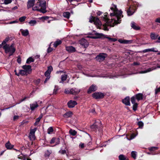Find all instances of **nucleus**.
<instances>
[{
  "mask_svg": "<svg viewBox=\"0 0 160 160\" xmlns=\"http://www.w3.org/2000/svg\"><path fill=\"white\" fill-rule=\"evenodd\" d=\"M63 16L69 19L70 16V13L68 12H64L63 13Z\"/></svg>",
  "mask_w": 160,
  "mask_h": 160,
  "instance_id": "32",
  "label": "nucleus"
},
{
  "mask_svg": "<svg viewBox=\"0 0 160 160\" xmlns=\"http://www.w3.org/2000/svg\"><path fill=\"white\" fill-rule=\"evenodd\" d=\"M56 144L55 145H57L59 144L60 139L59 138H57L55 142Z\"/></svg>",
  "mask_w": 160,
  "mask_h": 160,
  "instance_id": "59",
  "label": "nucleus"
},
{
  "mask_svg": "<svg viewBox=\"0 0 160 160\" xmlns=\"http://www.w3.org/2000/svg\"><path fill=\"white\" fill-rule=\"evenodd\" d=\"M89 112H91L94 114L96 113L95 109L94 108L93 109H90L89 110Z\"/></svg>",
  "mask_w": 160,
  "mask_h": 160,
  "instance_id": "58",
  "label": "nucleus"
},
{
  "mask_svg": "<svg viewBox=\"0 0 160 160\" xmlns=\"http://www.w3.org/2000/svg\"><path fill=\"white\" fill-rule=\"evenodd\" d=\"M69 132L71 135L73 136L76 135L77 133V132L75 130L72 129H70V130Z\"/></svg>",
  "mask_w": 160,
  "mask_h": 160,
  "instance_id": "37",
  "label": "nucleus"
},
{
  "mask_svg": "<svg viewBox=\"0 0 160 160\" xmlns=\"http://www.w3.org/2000/svg\"><path fill=\"white\" fill-rule=\"evenodd\" d=\"M111 9L114 12L113 13H111L110 15L111 16H116V17L117 15L119 13V11H118L116 7L115 8V9H114L113 8H111Z\"/></svg>",
  "mask_w": 160,
  "mask_h": 160,
  "instance_id": "23",
  "label": "nucleus"
},
{
  "mask_svg": "<svg viewBox=\"0 0 160 160\" xmlns=\"http://www.w3.org/2000/svg\"><path fill=\"white\" fill-rule=\"evenodd\" d=\"M105 38L108 39L109 41L112 42H115L117 40V39L116 38H111L108 36L104 37Z\"/></svg>",
  "mask_w": 160,
  "mask_h": 160,
  "instance_id": "34",
  "label": "nucleus"
},
{
  "mask_svg": "<svg viewBox=\"0 0 160 160\" xmlns=\"http://www.w3.org/2000/svg\"><path fill=\"white\" fill-rule=\"evenodd\" d=\"M46 2L44 0H38L35 4V6L33 7V10H37L44 13L47 12L46 10Z\"/></svg>",
  "mask_w": 160,
  "mask_h": 160,
  "instance_id": "1",
  "label": "nucleus"
},
{
  "mask_svg": "<svg viewBox=\"0 0 160 160\" xmlns=\"http://www.w3.org/2000/svg\"><path fill=\"white\" fill-rule=\"evenodd\" d=\"M119 42L121 43H123V44H130L132 42L133 40H119Z\"/></svg>",
  "mask_w": 160,
  "mask_h": 160,
  "instance_id": "28",
  "label": "nucleus"
},
{
  "mask_svg": "<svg viewBox=\"0 0 160 160\" xmlns=\"http://www.w3.org/2000/svg\"><path fill=\"white\" fill-rule=\"evenodd\" d=\"M131 27L135 30H139L140 29V27L136 25L135 23L134 22H132L131 23Z\"/></svg>",
  "mask_w": 160,
  "mask_h": 160,
  "instance_id": "24",
  "label": "nucleus"
},
{
  "mask_svg": "<svg viewBox=\"0 0 160 160\" xmlns=\"http://www.w3.org/2000/svg\"><path fill=\"white\" fill-rule=\"evenodd\" d=\"M37 23V22L35 20H31L29 22V24H30L31 26H34Z\"/></svg>",
  "mask_w": 160,
  "mask_h": 160,
  "instance_id": "43",
  "label": "nucleus"
},
{
  "mask_svg": "<svg viewBox=\"0 0 160 160\" xmlns=\"http://www.w3.org/2000/svg\"><path fill=\"white\" fill-rule=\"evenodd\" d=\"M62 43V41L60 40H57L53 44V46L55 48H57L58 46L61 44Z\"/></svg>",
  "mask_w": 160,
  "mask_h": 160,
  "instance_id": "33",
  "label": "nucleus"
},
{
  "mask_svg": "<svg viewBox=\"0 0 160 160\" xmlns=\"http://www.w3.org/2000/svg\"><path fill=\"white\" fill-rule=\"evenodd\" d=\"M22 68L27 74H30L32 73V69L31 65H23Z\"/></svg>",
  "mask_w": 160,
  "mask_h": 160,
  "instance_id": "9",
  "label": "nucleus"
},
{
  "mask_svg": "<svg viewBox=\"0 0 160 160\" xmlns=\"http://www.w3.org/2000/svg\"><path fill=\"white\" fill-rule=\"evenodd\" d=\"M26 18L27 17L25 16H22L19 19V20L20 22H23L25 21Z\"/></svg>",
  "mask_w": 160,
  "mask_h": 160,
  "instance_id": "50",
  "label": "nucleus"
},
{
  "mask_svg": "<svg viewBox=\"0 0 160 160\" xmlns=\"http://www.w3.org/2000/svg\"><path fill=\"white\" fill-rule=\"evenodd\" d=\"M80 43L82 46H83L85 48H87L89 45L87 40L84 38H82L80 40Z\"/></svg>",
  "mask_w": 160,
  "mask_h": 160,
  "instance_id": "14",
  "label": "nucleus"
},
{
  "mask_svg": "<svg viewBox=\"0 0 160 160\" xmlns=\"http://www.w3.org/2000/svg\"><path fill=\"white\" fill-rule=\"evenodd\" d=\"M5 146L7 149L11 150L13 148L14 146L12 144H11L10 142L8 141L5 144Z\"/></svg>",
  "mask_w": 160,
  "mask_h": 160,
  "instance_id": "21",
  "label": "nucleus"
},
{
  "mask_svg": "<svg viewBox=\"0 0 160 160\" xmlns=\"http://www.w3.org/2000/svg\"><path fill=\"white\" fill-rule=\"evenodd\" d=\"M160 92V87L155 89V93L156 94H157L158 93Z\"/></svg>",
  "mask_w": 160,
  "mask_h": 160,
  "instance_id": "63",
  "label": "nucleus"
},
{
  "mask_svg": "<svg viewBox=\"0 0 160 160\" xmlns=\"http://www.w3.org/2000/svg\"><path fill=\"white\" fill-rule=\"evenodd\" d=\"M119 159V160H126V158L123 154H120L118 156Z\"/></svg>",
  "mask_w": 160,
  "mask_h": 160,
  "instance_id": "39",
  "label": "nucleus"
},
{
  "mask_svg": "<svg viewBox=\"0 0 160 160\" xmlns=\"http://www.w3.org/2000/svg\"><path fill=\"white\" fill-rule=\"evenodd\" d=\"M2 48L4 50L6 53H9V57L12 55L16 51V49L13 48L12 50H10L9 48H8L6 46L2 47Z\"/></svg>",
  "mask_w": 160,
  "mask_h": 160,
  "instance_id": "8",
  "label": "nucleus"
},
{
  "mask_svg": "<svg viewBox=\"0 0 160 160\" xmlns=\"http://www.w3.org/2000/svg\"><path fill=\"white\" fill-rule=\"evenodd\" d=\"M73 115V113L71 111H68L64 114L63 116L65 118H68L71 117Z\"/></svg>",
  "mask_w": 160,
  "mask_h": 160,
  "instance_id": "22",
  "label": "nucleus"
},
{
  "mask_svg": "<svg viewBox=\"0 0 160 160\" xmlns=\"http://www.w3.org/2000/svg\"><path fill=\"white\" fill-rule=\"evenodd\" d=\"M53 131V128L52 127H50L48 129L47 132L48 134H51Z\"/></svg>",
  "mask_w": 160,
  "mask_h": 160,
  "instance_id": "41",
  "label": "nucleus"
},
{
  "mask_svg": "<svg viewBox=\"0 0 160 160\" xmlns=\"http://www.w3.org/2000/svg\"><path fill=\"white\" fill-rule=\"evenodd\" d=\"M53 50V49L49 46L47 49V52L48 53H49L51 52Z\"/></svg>",
  "mask_w": 160,
  "mask_h": 160,
  "instance_id": "54",
  "label": "nucleus"
},
{
  "mask_svg": "<svg viewBox=\"0 0 160 160\" xmlns=\"http://www.w3.org/2000/svg\"><path fill=\"white\" fill-rule=\"evenodd\" d=\"M35 0H30L28 1L27 3V7L28 9H29L32 7H33L35 3Z\"/></svg>",
  "mask_w": 160,
  "mask_h": 160,
  "instance_id": "17",
  "label": "nucleus"
},
{
  "mask_svg": "<svg viewBox=\"0 0 160 160\" xmlns=\"http://www.w3.org/2000/svg\"><path fill=\"white\" fill-rule=\"evenodd\" d=\"M34 59L31 57L29 58L27 60L26 63L27 64H29L31 62H33Z\"/></svg>",
  "mask_w": 160,
  "mask_h": 160,
  "instance_id": "36",
  "label": "nucleus"
},
{
  "mask_svg": "<svg viewBox=\"0 0 160 160\" xmlns=\"http://www.w3.org/2000/svg\"><path fill=\"white\" fill-rule=\"evenodd\" d=\"M89 22L91 23L94 22V24L96 26L98 27L101 26L102 25V23L99 19L96 17L91 16L90 17Z\"/></svg>",
  "mask_w": 160,
  "mask_h": 160,
  "instance_id": "3",
  "label": "nucleus"
},
{
  "mask_svg": "<svg viewBox=\"0 0 160 160\" xmlns=\"http://www.w3.org/2000/svg\"><path fill=\"white\" fill-rule=\"evenodd\" d=\"M95 36H91L90 37V38L92 39L100 38L102 37H103L105 36L104 34L102 33H100L98 32L95 33Z\"/></svg>",
  "mask_w": 160,
  "mask_h": 160,
  "instance_id": "16",
  "label": "nucleus"
},
{
  "mask_svg": "<svg viewBox=\"0 0 160 160\" xmlns=\"http://www.w3.org/2000/svg\"><path fill=\"white\" fill-rule=\"evenodd\" d=\"M29 98V97H25L23 99H20L18 102H16L15 104L13 105L12 106H11V107H9L7 108H6V109H8L11 108H12V107L14 106L17 104H19L21 102H22L24 101H25L27 98Z\"/></svg>",
  "mask_w": 160,
  "mask_h": 160,
  "instance_id": "19",
  "label": "nucleus"
},
{
  "mask_svg": "<svg viewBox=\"0 0 160 160\" xmlns=\"http://www.w3.org/2000/svg\"><path fill=\"white\" fill-rule=\"evenodd\" d=\"M138 104L137 103H136L134 104H133V105L132 106V109L134 111H136L138 107Z\"/></svg>",
  "mask_w": 160,
  "mask_h": 160,
  "instance_id": "42",
  "label": "nucleus"
},
{
  "mask_svg": "<svg viewBox=\"0 0 160 160\" xmlns=\"http://www.w3.org/2000/svg\"><path fill=\"white\" fill-rule=\"evenodd\" d=\"M104 96V93L101 92H97L92 94V97L96 99L102 98Z\"/></svg>",
  "mask_w": 160,
  "mask_h": 160,
  "instance_id": "6",
  "label": "nucleus"
},
{
  "mask_svg": "<svg viewBox=\"0 0 160 160\" xmlns=\"http://www.w3.org/2000/svg\"><path fill=\"white\" fill-rule=\"evenodd\" d=\"M52 152L51 150H48L45 151L44 154L45 157H48L52 153Z\"/></svg>",
  "mask_w": 160,
  "mask_h": 160,
  "instance_id": "31",
  "label": "nucleus"
},
{
  "mask_svg": "<svg viewBox=\"0 0 160 160\" xmlns=\"http://www.w3.org/2000/svg\"><path fill=\"white\" fill-rule=\"evenodd\" d=\"M49 17L48 16H43L42 17L40 18V19H43V20H47L48 19Z\"/></svg>",
  "mask_w": 160,
  "mask_h": 160,
  "instance_id": "62",
  "label": "nucleus"
},
{
  "mask_svg": "<svg viewBox=\"0 0 160 160\" xmlns=\"http://www.w3.org/2000/svg\"><path fill=\"white\" fill-rule=\"evenodd\" d=\"M67 78V75L65 74L62 75L61 76V80L64 82L65 81Z\"/></svg>",
  "mask_w": 160,
  "mask_h": 160,
  "instance_id": "40",
  "label": "nucleus"
},
{
  "mask_svg": "<svg viewBox=\"0 0 160 160\" xmlns=\"http://www.w3.org/2000/svg\"><path fill=\"white\" fill-rule=\"evenodd\" d=\"M136 99L138 101L143 99V94L142 93H138L135 96Z\"/></svg>",
  "mask_w": 160,
  "mask_h": 160,
  "instance_id": "20",
  "label": "nucleus"
},
{
  "mask_svg": "<svg viewBox=\"0 0 160 160\" xmlns=\"http://www.w3.org/2000/svg\"><path fill=\"white\" fill-rule=\"evenodd\" d=\"M67 104L69 108H74L77 105V103L75 101L70 100L68 102Z\"/></svg>",
  "mask_w": 160,
  "mask_h": 160,
  "instance_id": "11",
  "label": "nucleus"
},
{
  "mask_svg": "<svg viewBox=\"0 0 160 160\" xmlns=\"http://www.w3.org/2000/svg\"><path fill=\"white\" fill-rule=\"evenodd\" d=\"M97 89V86L95 85L92 84L89 88L87 91V93L88 94H90L92 92L95 91Z\"/></svg>",
  "mask_w": 160,
  "mask_h": 160,
  "instance_id": "12",
  "label": "nucleus"
},
{
  "mask_svg": "<svg viewBox=\"0 0 160 160\" xmlns=\"http://www.w3.org/2000/svg\"><path fill=\"white\" fill-rule=\"evenodd\" d=\"M37 129V128H35L33 129H31L30 132V134L33 137H35V133Z\"/></svg>",
  "mask_w": 160,
  "mask_h": 160,
  "instance_id": "35",
  "label": "nucleus"
},
{
  "mask_svg": "<svg viewBox=\"0 0 160 160\" xmlns=\"http://www.w3.org/2000/svg\"><path fill=\"white\" fill-rule=\"evenodd\" d=\"M136 152L135 151H133L131 152V156L133 158L135 159L136 157Z\"/></svg>",
  "mask_w": 160,
  "mask_h": 160,
  "instance_id": "46",
  "label": "nucleus"
},
{
  "mask_svg": "<svg viewBox=\"0 0 160 160\" xmlns=\"http://www.w3.org/2000/svg\"><path fill=\"white\" fill-rule=\"evenodd\" d=\"M20 31L21 32L23 36H27L29 34V31L28 29L23 30L22 29H21Z\"/></svg>",
  "mask_w": 160,
  "mask_h": 160,
  "instance_id": "25",
  "label": "nucleus"
},
{
  "mask_svg": "<svg viewBox=\"0 0 160 160\" xmlns=\"http://www.w3.org/2000/svg\"><path fill=\"white\" fill-rule=\"evenodd\" d=\"M137 7L134 6H131L127 11L128 15L130 16L133 15L137 10Z\"/></svg>",
  "mask_w": 160,
  "mask_h": 160,
  "instance_id": "4",
  "label": "nucleus"
},
{
  "mask_svg": "<svg viewBox=\"0 0 160 160\" xmlns=\"http://www.w3.org/2000/svg\"><path fill=\"white\" fill-rule=\"evenodd\" d=\"M80 92V90L79 89L76 88H72L70 89V92H71V94L75 95L79 93Z\"/></svg>",
  "mask_w": 160,
  "mask_h": 160,
  "instance_id": "18",
  "label": "nucleus"
},
{
  "mask_svg": "<svg viewBox=\"0 0 160 160\" xmlns=\"http://www.w3.org/2000/svg\"><path fill=\"white\" fill-rule=\"evenodd\" d=\"M43 116L42 114L41 113L39 116L38 118H37L36 120H37V122H39L41 119L42 118Z\"/></svg>",
  "mask_w": 160,
  "mask_h": 160,
  "instance_id": "53",
  "label": "nucleus"
},
{
  "mask_svg": "<svg viewBox=\"0 0 160 160\" xmlns=\"http://www.w3.org/2000/svg\"><path fill=\"white\" fill-rule=\"evenodd\" d=\"M155 48H148L145 49L143 50V52H158V50H155Z\"/></svg>",
  "mask_w": 160,
  "mask_h": 160,
  "instance_id": "29",
  "label": "nucleus"
},
{
  "mask_svg": "<svg viewBox=\"0 0 160 160\" xmlns=\"http://www.w3.org/2000/svg\"><path fill=\"white\" fill-rule=\"evenodd\" d=\"M19 118V116L18 115H15L13 118V120L15 121Z\"/></svg>",
  "mask_w": 160,
  "mask_h": 160,
  "instance_id": "64",
  "label": "nucleus"
},
{
  "mask_svg": "<svg viewBox=\"0 0 160 160\" xmlns=\"http://www.w3.org/2000/svg\"><path fill=\"white\" fill-rule=\"evenodd\" d=\"M59 153L61 154L64 155L66 154V151L65 150L61 149L59 151Z\"/></svg>",
  "mask_w": 160,
  "mask_h": 160,
  "instance_id": "52",
  "label": "nucleus"
},
{
  "mask_svg": "<svg viewBox=\"0 0 160 160\" xmlns=\"http://www.w3.org/2000/svg\"><path fill=\"white\" fill-rule=\"evenodd\" d=\"M103 19L105 20V22H106L105 24L103 25V26L104 28V30L108 31L109 29L107 28V27L110 26V23L109 22V20L108 19L107 15H105V17H103Z\"/></svg>",
  "mask_w": 160,
  "mask_h": 160,
  "instance_id": "7",
  "label": "nucleus"
},
{
  "mask_svg": "<svg viewBox=\"0 0 160 160\" xmlns=\"http://www.w3.org/2000/svg\"><path fill=\"white\" fill-rule=\"evenodd\" d=\"M158 148L156 147H150L149 148V150L150 151H154L155 150H157Z\"/></svg>",
  "mask_w": 160,
  "mask_h": 160,
  "instance_id": "51",
  "label": "nucleus"
},
{
  "mask_svg": "<svg viewBox=\"0 0 160 160\" xmlns=\"http://www.w3.org/2000/svg\"><path fill=\"white\" fill-rule=\"evenodd\" d=\"M107 54L104 53H100L95 58V59L99 62L103 61L107 57Z\"/></svg>",
  "mask_w": 160,
  "mask_h": 160,
  "instance_id": "5",
  "label": "nucleus"
},
{
  "mask_svg": "<svg viewBox=\"0 0 160 160\" xmlns=\"http://www.w3.org/2000/svg\"><path fill=\"white\" fill-rule=\"evenodd\" d=\"M53 70L52 67L51 66H49L48 67V69L47 71L48 72H50V73Z\"/></svg>",
  "mask_w": 160,
  "mask_h": 160,
  "instance_id": "55",
  "label": "nucleus"
},
{
  "mask_svg": "<svg viewBox=\"0 0 160 160\" xmlns=\"http://www.w3.org/2000/svg\"><path fill=\"white\" fill-rule=\"evenodd\" d=\"M56 138H55V137L53 138L50 141V143L52 144H53L54 143H55V140L56 139Z\"/></svg>",
  "mask_w": 160,
  "mask_h": 160,
  "instance_id": "56",
  "label": "nucleus"
},
{
  "mask_svg": "<svg viewBox=\"0 0 160 160\" xmlns=\"http://www.w3.org/2000/svg\"><path fill=\"white\" fill-rule=\"evenodd\" d=\"M158 34H156L154 33H151L150 35V37L152 40H155L157 38L158 39Z\"/></svg>",
  "mask_w": 160,
  "mask_h": 160,
  "instance_id": "26",
  "label": "nucleus"
},
{
  "mask_svg": "<svg viewBox=\"0 0 160 160\" xmlns=\"http://www.w3.org/2000/svg\"><path fill=\"white\" fill-rule=\"evenodd\" d=\"M19 74L22 75H26L28 74L26 73L24 70H21L19 71Z\"/></svg>",
  "mask_w": 160,
  "mask_h": 160,
  "instance_id": "47",
  "label": "nucleus"
},
{
  "mask_svg": "<svg viewBox=\"0 0 160 160\" xmlns=\"http://www.w3.org/2000/svg\"><path fill=\"white\" fill-rule=\"evenodd\" d=\"M122 12L121 10L119 11V13H118V14L117 15V20L115 21V22L117 24L120 23L121 22V16H122V17H123V15H122Z\"/></svg>",
  "mask_w": 160,
  "mask_h": 160,
  "instance_id": "10",
  "label": "nucleus"
},
{
  "mask_svg": "<svg viewBox=\"0 0 160 160\" xmlns=\"http://www.w3.org/2000/svg\"><path fill=\"white\" fill-rule=\"evenodd\" d=\"M122 102L126 106L130 105V97L129 96H127L123 99L122 100Z\"/></svg>",
  "mask_w": 160,
  "mask_h": 160,
  "instance_id": "13",
  "label": "nucleus"
},
{
  "mask_svg": "<svg viewBox=\"0 0 160 160\" xmlns=\"http://www.w3.org/2000/svg\"><path fill=\"white\" fill-rule=\"evenodd\" d=\"M66 49L70 53L75 52L76 51L75 48L72 46L66 47Z\"/></svg>",
  "mask_w": 160,
  "mask_h": 160,
  "instance_id": "15",
  "label": "nucleus"
},
{
  "mask_svg": "<svg viewBox=\"0 0 160 160\" xmlns=\"http://www.w3.org/2000/svg\"><path fill=\"white\" fill-rule=\"evenodd\" d=\"M51 73L48 71H46L45 72L44 75L45 77L50 76V74Z\"/></svg>",
  "mask_w": 160,
  "mask_h": 160,
  "instance_id": "57",
  "label": "nucleus"
},
{
  "mask_svg": "<svg viewBox=\"0 0 160 160\" xmlns=\"http://www.w3.org/2000/svg\"><path fill=\"white\" fill-rule=\"evenodd\" d=\"M10 39L9 37H8L2 41V45H5L7 44V43L9 41Z\"/></svg>",
  "mask_w": 160,
  "mask_h": 160,
  "instance_id": "38",
  "label": "nucleus"
},
{
  "mask_svg": "<svg viewBox=\"0 0 160 160\" xmlns=\"http://www.w3.org/2000/svg\"><path fill=\"white\" fill-rule=\"evenodd\" d=\"M15 44L14 43H12L10 45L9 44H6L4 45L3 47L6 46L8 48H9V49L12 50L13 48L15 49L14 47Z\"/></svg>",
  "mask_w": 160,
  "mask_h": 160,
  "instance_id": "30",
  "label": "nucleus"
},
{
  "mask_svg": "<svg viewBox=\"0 0 160 160\" xmlns=\"http://www.w3.org/2000/svg\"><path fill=\"white\" fill-rule=\"evenodd\" d=\"M138 125L139 126V127L140 128H142L143 126V123L141 121H139L138 122Z\"/></svg>",
  "mask_w": 160,
  "mask_h": 160,
  "instance_id": "48",
  "label": "nucleus"
},
{
  "mask_svg": "<svg viewBox=\"0 0 160 160\" xmlns=\"http://www.w3.org/2000/svg\"><path fill=\"white\" fill-rule=\"evenodd\" d=\"M102 125L101 122L99 120H96L95 122L90 126L92 130L95 132L98 131L99 132L102 131Z\"/></svg>",
  "mask_w": 160,
  "mask_h": 160,
  "instance_id": "2",
  "label": "nucleus"
},
{
  "mask_svg": "<svg viewBox=\"0 0 160 160\" xmlns=\"http://www.w3.org/2000/svg\"><path fill=\"white\" fill-rule=\"evenodd\" d=\"M59 90V88L58 86H55V88L53 90V94H56L57 93L58 91Z\"/></svg>",
  "mask_w": 160,
  "mask_h": 160,
  "instance_id": "44",
  "label": "nucleus"
},
{
  "mask_svg": "<svg viewBox=\"0 0 160 160\" xmlns=\"http://www.w3.org/2000/svg\"><path fill=\"white\" fill-rule=\"evenodd\" d=\"M136 136L135 134L134 133H132L130 136V138L129 140H131L134 138Z\"/></svg>",
  "mask_w": 160,
  "mask_h": 160,
  "instance_id": "60",
  "label": "nucleus"
},
{
  "mask_svg": "<svg viewBox=\"0 0 160 160\" xmlns=\"http://www.w3.org/2000/svg\"><path fill=\"white\" fill-rule=\"evenodd\" d=\"M2 1H3L4 3L5 4H8L11 3L12 2V0H2Z\"/></svg>",
  "mask_w": 160,
  "mask_h": 160,
  "instance_id": "49",
  "label": "nucleus"
},
{
  "mask_svg": "<svg viewBox=\"0 0 160 160\" xmlns=\"http://www.w3.org/2000/svg\"><path fill=\"white\" fill-rule=\"evenodd\" d=\"M136 98L135 96H132L131 98V101L132 103L133 104L136 103V100H135Z\"/></svg>",
  "mask_w": 160,
  "mask_h": 160,
  "instance_id": "45",
  "label": "nucleus"
},
{
  "mask_svg": "<svg viewBox=\"0 0 160 160\" xmlns=\"http://www.w3.org/2000/svg\"><path fill=\"white\" fill-rule=\"evenodd\" d=\"M38 106L37 102L30 104V109L32 111H33Z\"/></svg>",
  "mask_w": 160,
  "mask_h": 160,
  "instance_id": "27",
  "label": "nucleus"
},
{
  "mask_svg": "<svg viewBox=\"0 0 160 160\" xmlns=\"http://www.w3.org/2000/svg\"><path fill=\"white\" fill-rule=\"evenodd\" d=\"M64 93L66 94H71V92H70V89L68 90L65 89L64 91Z\"/></svg>",
  "mask_w": 160,
  "mask_h": 160,
  "instance_id": "61",
  "label": "nucleus"
}]
</instances>
